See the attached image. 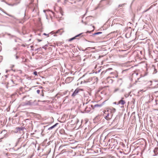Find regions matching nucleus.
Listing matches in <instances>:
<instances>
[{"label": "nucleus", "instance_id": "nucleus-26", "mask_svg": "<svg viewBox=\"0 0 158 158\" xmlns=\"http://www.w3.org/2000/svg\"><path fill=\"white\" fill-rule=\"evenodd\" d=\"M78 36V35H77L76 36V37H77Z\"/></svg>", "mask_w": 158, "mask_h": 158}, {"label": "nucleus", "instance_id": "nucleus-19", "mask_svg": "<svg viewBox=\"0 0 158 158\" xmlns=\"http://www.w3.org/2000/svg\"><path fill=\"white\" fill-rule=\"evenodd\" d=\"M102 33V32H97V33H95V34L98 35V34H99L100 33Z\"/></svg>", "mask_w": 158, "mask_h": 158}, {"label": "nucleus", "instance_id": "nucleus-14", "mask_svg": "<svg viewBox=\"0 0 158 158\" xmlns=\"http://www.w3.org/2000/svg\"><path fill=\"white\" fill-rule=\"evenodd\" d=\"M119 90V89L118 88H117L115 89L114 90V92H115L117 91L118 90Z\"/></svg>", "mask_w": 158, "mask_h": 158}, {"label": "nucleus", "instance_id": "nucleus-13", "mask_svg": "<svg viewBox=\"0 0 158 158\" xmlns=\"http://www.w3.org/2000/svg\"><path fill=\"white\" fill-rule=\"evenodd\" d=\"M16 129L18 130H19V131H22V130H23V129L22 128H20V127H17Z\"/></svg>", "mask_w": 158, "mask_h": 158}, {"label": "nucleus", "instance_id": "nucleus-4", "mask_svg": "<svg viewBox=\"0 0 158 158\" xmlns=\"http://www.w3.org/2000/svg\"><path fill=\"white\" fill-rule=\"evenodd\" d=\"M73 78L72 77H69L67 78L65 80L66 83H69L73 80Z\"/></svg>", "mask_w": 158, "mask_h": 158}, {"label": "nucleus", "instance_id": "nucleus-15", "mask_svg": "<svg viewBox=\"0 0 158 158\" xmlns=\"http://www.w3.org/2000/svg\"><path fill=\"white\" fill-rule=\"evenodd\" d=\"M75 37H73L72 38H71L69 39V41H71L72 40H74V39H75Z\"/></svg>", "mask_w": 158, "mask_h": 158}, {"label": "nucleus", "instance_id": "nucleus-18", "mask_svg": "<svg viewBox=\"0 0 158 158\" xmlns=\"http://www.w3.org/2000/svg\"><path fill=\"white\" fill-rule=\"evenodd\" d=\"M37 41H38V42H40L42 41V40H40V39H37Z\"/></svg>", "mask_w": 158, "mask_h": 158}, {"label": "nucleus", "instance_id": "nucleus-12", "mask_svg": "<svg viewBox=\"0 0 158 158\" xmlns=\"http://www.w3.org/2000/svg\"><path fill=\"white\" fill-rule=\"evenodd\" d=\"M3 132H5L4 133V135L1 138V139H3L5 137V135H6V131L5 130H4L2 131H1V134H2V133Z\"/></svg>", "mask_w": 158, "mask_h": 158}, {"label": "nucleus", "instance_id": "nucleus-10", "mask_svg": "<svg viewBox=\"0 0 158 158\" xmlns=\"http://www.w3.org/2000/svg\"><path fill=\"white\" fill-rule=\"evenodd\" d=\"M111 142L112 143H115L113 144V146L114 147H115V146L116 145V143L117 142V141L115 139H113L111 140Z\"/></svg>", "mask_w": 158, "mask_h": 158}, {"label": "nucleus", "instance_id": "nucleus-25", "mask_svg": "<svg viewBox=\"0 0 158 158\" xmlns=\"http://www.w3.org/2000/svg\"><path fill=\"white\" fill-rule=\"evenodd\" d=\"M148 10H149V9H148V10H146L145 11H148Z\"/></svg>", "mask_w": 158, "mask_h": 158}, {"label": "nucleus", "instance_id": "nucleus-28", "mask_svg": "<svg viewBox=\"0 0 158 158\" xmlns=\"http://www.w3.org/2000/svg\"><path fill=\"white\" fill-rule=\"evenodd\" d=\"M89 32V31H87V32Z\"/></svg>", "mask_w": 158, "mask_h": 158}, {"label": "nucleus", "instance_id": "nucleus-17", "mask_svg": "<svg viewBox=\"0 0 158 158\" xmlns=\"http://www.w3.org/2000/svg\"><path fill=\"white\" fill-rule=\"evenodd\" d=\"M36 92L38 94H39L40 93V90L38 89L37 90Z\"/></svg>", "mask_w": 158, "mask_h": 158}, {"label": "nucleus", "instance_id": "nucleus-24", "mask_svg": "<svg viewBox=\"0 0 158 158\" xmlns=\"http://www.w3.org/2000/svg\"><path fill=\"white\" fill-rule=\"evenodd\" d=\"M31 1H32V2H33V0H31Z\"/></svg>", "mask_w": 158, "mask_h": 158}, {"label": "nucleus", "instance_id": "nucleus-20", "mask_svg": "<svg viewBox=\"0 0 158 158\" xmlns=\"http://www.w3.org/2000/svg\"><path fill=\"white\" fill-rule=\"evenodd\" d=\"M43 34H44V35H48H48L47 34L45 33H44Z\"/></svg>", "mask_w": 158, "mask_h": 158}, {"label": "nucleus", "instance_id": "nucleus-1", "mask_svg": "<svg viewBox=\"0 0 158 158\" xmlns=\"http://www.w3.org/2000/svg\"><path fill=\"white\" fill-rule=\"evenodd\" d=\"M116 109L114 108L107 109L105 110L104 112L103 116L104 118L107 120L110 119L113 116V114L115 112Z\"/></svg>", "mask_w": 158, "mask_h": 158}, {"label": "nucleus", "instance_id": "nucleus-21", "mask_svg": "<svg viewBox=\"0 0 158 158\" xmlns=\"http://www.w3.org/2000/svg\"><path fill=\"white\" fill-rule=\"evenodd\" d=\"M62 30V29H60V30H58V31H57V32H56V33H58V32H59V31H60V30Z\"/></svg>", "mask_w": 158, "mask_h": 158}, {"label": "nucleus", "instance_id": "nucleus-7", "mask_svg": "<svg viewBox=\"0 0 158 158\" xmlns=\"http://www.w3.org/2000/svg\"><path fill=\"white\" fill-rule=\"evenodd\" d=\"M36 6V4H34L33 3H32V2L31 3L29 4V7L30 8H33V11L34 10L35 8V6Z\"/></svg>", "mask_w": 158, "mask_h": 158}, {"label": "nucleus", "instance_id": "nucleus-8", "mask_svg": "<svg viewBox=\"0 0 158 158\" xmlns=\"http://www.w3.org/2000/svg\"><path fill=\"white\" fill-rule=\"evenodd\" d=\"M100 94L99 93L97 94L96 95V98H97V100L99 101L102 99V98L101 97L99 96Z\"/></svg>", "mask_w": 158, "mask_h": 158}, {"label": "nucleus", "instance_id": "nucleus-22", "mask_svg": "<svg viewBox=\"0 0 158 158\" xmlns=\"http://www.w3.org/2000/svg\"><path fill=\"white\" fill-rule=\"evenodd\" d=\"M109 69H106V71H108V70H109Z\"/></svg>", "mask_w": 158, "mask_h": 158}, {"label": "nucleus", "instance_id": "nucleus-16", "mask_svg": "<svg viewBox=\"0 0 158 158\" xmlns=\"http://www.w3.org/2000/svg\"><path fill=\"white\" fill-rule=\"evenodd\" d=\"M33 73L35 75H37V73L36 71L34 72Z\"/></svg>", "mask_w": 158, "mask_h": 158}, {"label": "nucleus", "instance_id": "nucleus-11", "mask_svg": "<svg viewBox=\"0 0 158 158\" xmlns=\"http://www.w3.org/2000/svg\"><path fill=\"white\" fill-rule=\"evenodd\" d=\"M57 124H58V123H57L55 124V125H54L53 126H52L51 127H49V128H48V130H51V129H52V128H54L57 125Z\"/></svg>", "mask_w": 158, "mask_h": 158}, {"label": "nucleus", "instance_id": "nucleus-9", "mask_svg": "<svg viewBox=\"0 0 158 158\" xmlns=\"http://www.w3.org/2000/svg\"><path fill=\"white\" fill-rule=\"evenodd\" d=\"M154 152L155 154L156 155L158 154V148L156 147L155 148L154 150Z\"/></svg>", "mask_w": 158, "mask_h": 158}, {"label": "nucleus", "instance_id": "nucleus-3", "mask_svg": "<svg viewBox=\"0 0 158 158\" xmlns=\"http://www.w3.org/2000/svg\"><path fill=\"white\" fill-rule=\"evenodd\" d=\"M124 98H122L118 102V104H121L122 106L121 107H123L124 105L125 104L126 102L125 100H123Z\"/></svg>", "mask_w": 158, "mask_h": 158}, {"label": "nucleus", "instance_id": "nucleus-6", "mask_svg": "<svg viewBox=\"0 0 158 158\" xmlns=\"http://www.w3.org/2000/svg\"><path fill=\"white\" fill-rule=\"evenodd\" d=\"M31 104V102L29 101H27L26 102H23L21 103V105L22 106H26L30 105Z\"/></svg>", "mask_w": 158, "mask_h": 158}, {"label": "nucleus", "instance_id": "nucleus-23", "mask_svg": "<svg viewBox=\"0 0 158 158\" xmlns=\"http://www.w3.org/2000/svg\"><path fill=\"white\" fill-rule=\"evenodd\" d=\"M25 98V97H23V99H24Z\"/></svg>", "mask_w": 158, "mask_h": 158}, {"label": "nucleus", "instance_id": "nucleus-27", "mask_svg": "<svg viewBox=\"0 0 158 158\" xmlns=\"http://www.w3.org/2000/svg\"><path fill=\"white\" fill-rule=\"evenodd\" d=\"M39 35H40V34H39Z\"/></svg>", "mask_w": 158, "mask_h": 158}, {"label": "nucleus", "instance_id": "nucleus-2", "mask_svg": "<svg viewBox=\"0 0 158 158\" xmlns=\"http://www.w3.org/2000/svg\"><path fill=\"white\" fill-rule=\"evenodd\" d=\"M102 106L101 105L96 104L94 106H93L92 105L89 104L87 106L85 109V111L86 112H89L92 109H94L95 108L100 107Z\"/></svg>", "mask_w": 158, "mask_h": 158}, {"label": "nucleus", "instance_id": "nucleus-5", "mask_svg": "<svg viewBox=\"0 0 158 158\" xmlns=\"http://www.w3.org/2000/svg\"><path fill=\"white\" fill-rule=\"evenodd\" d=\"M80 91V89H76L74 92L72 94V96L73 97H75L76 95L78 93L79 91Z\"/></svg>", "mask_w": 158, "mask_h": 158}]
</instances>
